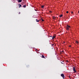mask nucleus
<instances>
[{
	"mask_svg": "<svg viewBox=\"0 0 79 79\" xmlns=\"http://www.w3.org/2000/svg\"><path fill=\"white\" fill-rule=\"evenodd\" d=\"M20 12H19V14H20Z\"/></svg>",
	"mask_w": 79,
	"mask_h": 79,
	"instance_id": "aec40b11",
	"label": "nucleus"
},
{
	"mask_svg": "<svg viewBox=\"0 0 79 79\" xmlns=\"http://www.w3.org/2000/svg\"><path fill=\"white\" fill-rule=\"evenodd\" d=\"M66 13H69V12H68V11H67L66 12Z\"/></svg>",
	"mask_w": 79,
	"mask_h": 79,
	"instance_id": "f3484780",
	"label": "nucleus"
},
{
	"mask_svg": "<svg viewBox=\"0 0 79 79\" xmlns=\"http://www.w3.org/2000/svg\"><path fill=\"white\" fill-rule=\"evenodd\" d=\"M63 62H64V60H61V63H62V64H63Z\"/></svg>",
	"mask_w": 79,
	"mask_h": 79,
	"instance_id": "39448f33",
	"label": "nucleus"
},
{
	"mask_svg": "<svg viewBox=\"0 0 79 79\" xmlns=\"http://www.w3.org/2000/svg\"><path fill=\"white\" fill-rule=\"evenodd\" d=\"M66 62H68V63L69 62L68 61V60H66Z\"/></svg>",
	"mask_w": 79,
	"mask_h": 79,
	"instance_id": "2eb2a0df",
	"label": "nucleus"
},
{
	"mask_svg": "<svg viewBox=\"0 0 79 79\" xmlns=\"http://www.w3.org/2000/svg\"><path fill=\"white\" fill-rule=\"evenodd\" d=\"M23 7L24 8H26V5H24L23 6Z\"/></svg>",
	"mask_w": 79,
	"mask_h": 79,
	"instance_id": "9d476101",
	"label": "nucleus"
},
{
	"mask_svg": "<svg viewBox=\"0 0 79 79\" xmlns=\"http://www.w3.org/2000/svg\"><path fill=\"white\" fill-rule=\"evenodd\" d=\"M70 27L69 26H68V25H67L66 26V29L67 30H69V28H70Z\"/></svg>",
	"mask_w": 79,
	"mask_h": 79,
	"instance_id": "f257e3e1",
	"label": "nucleus"
},
{
	"mask_svg": "<svg viewBox=\"0 0 79 79\" xmlns=\"http://www.w3.org/2000/svg\"><path fill=\"white\" fill-rule=\"evenodd\" d=\"M52 46H53V45H54V44H52Z\"/></svg>",
	"mask_w": 79,
	"mask_h": 79,
	"instance_id": "6ab92c4d",
	"label": "nucleus"
},
{
	"mask_svg": "<svg viewBox=\"0 0 79 79\" xmlns=\"http://www.w3.org/2000/svg\"><path fill=\"white\" fill-rule=\"evenodd\" d=\"M61 76L63 79H64V74L62 73V74H61Z\"/></svg>",
	"mask_w": 79,
	"mask_h": 79,
	"instance_id": "f03ea898",
	"label": "nucleus"
},
{
	"mask_svg": "<svg viewBox=\"0 0 79 79\" xmlns=\"http://www.w3.org/2000/svg\"><path fill=\"white\" fill-rule=\"evenodd\" d=\"M76 43H77V44H78L79 42L77 41H76Z\"/></svg>",
	"mask_w": 79,
	"mask_h": 79,
	"instance_id": "4468645a",
	"label": "nucleus"
},
{
	"mask_svg": "<svg viewBox=\"0 0 79 79\" xmlns=\"http://www.w3.org/2000/svg\"><path fill=\"white\" fill-rule=\"evenodd\" d=\"M41 21H44V20L43 19H41Z\"/></svg>",
	"mask_w": 79,
	"mask_h": 79,
	"instance_id": "dca6fc26",
	"label": "nucleus"
},
{
	"mask_svg": "<svg viewBox=\"0 0 79 79\" xmlns=\"http://www.w3.org/2000/svg\"><path fill=\"white\" fill-rule=\"evenodd\" d=\"M71 13L72 14H73V11H72L71 12Z\"/></svg>",
	"mask_w": 79,
	"mask_h": 79,
	"instance_id": "a211bd4d",
	"label": "nucleus"
},
{
	"mask_svg": "<svg viewBox=\"0 0 79 79\" xmlns=\"http://www.w3.org/2000/svg\"><path fill=\"white\" fill-rule=\"evenodd\" d=\"M19 7L20 8L21 6L22 5L21 4H19Z\"/></svg>",
	"mask_w": 79,
	"mask_h": 79,
	"instance_id": "423d86ee",
	"label": "nucleus"
},
{
	"mask_svg": "<svg viewBox=\"0 0 79 79\" xmlns=\"http://www.w3.org/2000/svg\"><path fill=\"white\" fill-rule=\"evenodd\" d=\"M78 13H79V11H78Z\"/></svg>",
	"mask_w": 79,
	"mask_h": 79,
	"instance_id": "4be33fe9",
	"label": "nucleus"
},
{
	"mask_svg": "<svg viewBox=\"0 0 79 79\" xmlns=\"http://www.w3.org/2000/svg\"><path fill=\"white\" fill-rule=\"evenodd\" d=\"M54 38H55V36H53L52 37V40H53V39H54Z\"/></svg>",
	"mask_w": 79,
	"mask_h": 79,
	"instance_id": "0eeeda50",
	"label": "nucleus"
},
{
	"mask_svg": "<svg viewBox=\"0 0 79 79\" xmlns=\"http://www.w3.org/2000/svg\"><path fill=\"white\" fill-rule=\"evenodd\" d=\"M73 71L75 72V73H76V69H75V67H73Z\"/></svg>",
	"mask_w": 79,
	"mask_h": 79,
	"instance_id": "20e7f679",
	"label": "nucleus"
},
{
	"mask_svg": "<svg viewBox=\"0 0 79 79\" xmlns=\"http://www.w3.org/2000/svg\"><path fill=\"white\" fill-rule=\"evenodd\" d=\"M63 16V15H60V18H61V17H62Z\"/></svg>",
	"mask_w": 79,
	"mask_h": 79,
	"instance_id": "1a4fd4ad",
	"label": "nucleus"
},
{
	"mask_svg": "<svg viewBox=\"0 0 79 79\" xmlns=\"http://www.w3.org/2000/svg\"><path fill=\"white\" fill-rule=\"evenodd\" d=\"M42 58H45V57L44 56H42Z\"/></svg>",
	"mask_w": 79,
	"mask_h": 79,
	"instance_id": "9b49d317",
	"label": "nucleus"
},
{
	"mask_svg": "<svg viewBox=\"0 0 79 79\" xmlns=\"http://www.w3.org/2000/svg\"><path fill=\"white\" fill-rule=\"evenodd\" d=\"M36 22H39V20H37V19H36Z\"/></svg>",
	"mask_w": 79,
	"mask_h": 79,
	"instance_id": "f8f14e48",
	"label": "nucleus"
},
{
	"mask_svg": "<svg viewBox=\"0 0 79 79\" xmlns=\"http://www.w3.org/2000/svg\"><path fill=\"white\" fill-rule=\"evenodd\" d=\"M52 19H58V18L57 17H55L54 16L52 17Z\"/></svg>",
	"mask_w": 79,
	"mask_h": 79,
	"instance_id": "7ed1b4c3",
	"label": "nucleus"
},
{
	"mask_svg": "<svg viewBox=\"0 0 79 79\" xmlns=\"http://www.w3.org/2000/svg\"><path fill=\"white\" fill-rule=\"evenodd\" d=\"M22 2V0H19L18 2Z\"/></svg>",
	"mask_w": 79,
	"mask_h": 79,
	"instance_id": "6e6552de",
	"label": "nucleus"
},
{
	"mask_svg": "<svg viewBox=\"0 0 79 79\" xmlns=\"http://www.w3.org/2000/svg\"><path fill=\"white\" fill-rule=\"evenodd\" d=\"M44 6H41V7H42L43 8H44Z\"/></svg>",
	"mask_w": 79,
	"mask_h": 79,
	"instance_id": "ddd939ff",
	"label": "nucleus"
},
{
	"mask_svg": "<svg viewBox=\"0 0 79 79\" xmlns=\"http://www.w3.org/2000/svg\"><path fill=\"white\" fill-rule=\"evenodd\" d=\"M50 12H52V11H50Z\"/></svg>",
	"mask_w": 79,
	"mask_h": 79,
	"instance_id": "5701e85b",
	"label": "nucleus"
},
{
	"mask_svg": "<svg viewBox=\"0 0 79 79\" xmlns=\"http://www.w3.org/2000/svg\"><path fill=\"white\" fill-rule=\"evenodd\" d=\"M69 47H71V46H69Z\"/></svg>",
	"mask_w": 79,
	"mask_h": 79,
	"instance_id": "412c9836",
	"label": "nucleus"
}]
</instances>
